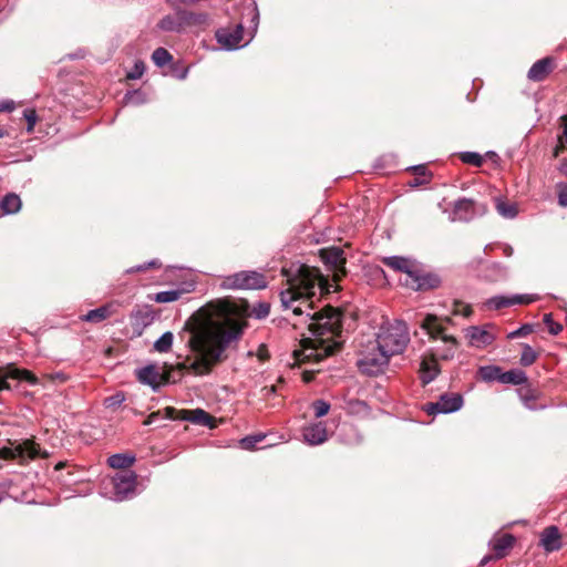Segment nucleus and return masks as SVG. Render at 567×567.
Instances as JSON below:
<instances>
[{"mask_svg": "<svg viewBox=\"0 0 567 567\" xmlns=\"http://www.w3.org/2000/svg\"><path fill=\"white\" fill-rule=\"evenodd\" d=\"M246 327L243 319L226 315L218 320L207 309L200 308L185 321L181 333L189 351L185 360L177 364H164L162 371L148 364L136 371V378L156 392L166 383H176L186 372L197 377L207 375L227 359L226 350L241 339Z\"/></svg>", "mask_w": 567, "mask_h": 567, "instance_id": "1", "label": "nucleus"}, {"mask_svg": "<svg viewBox=\"0 0 567 567\" xmlns=\"http://www.w3.org/2000/svg\"><path fill=\"white\" fill-rule=\"evenodd\" d=\"M288 287L280 292L285 309H291L295 316L301 317L300 322L307 323L309 337L301 340V349L293 355L299 363L320 362L338 351L344 342L342 336V313L340 310L324 306L319 311H305L302 306L312 310V298L316 290L322 291L320 272L303 264H292L282 268Z\"/></svg>", "mask_w": 567, "mask_h": 567, "instance_id": "2", "label": "nucleus"}, {"mask_svg": "<svg viewBox=\"0 0 567 567\" xmlns=\"http://www.w3.org/2000/svg\"><path fill=\"white\" fill-rule=\"evenodd\" d=\"M420 327L431 340H441L443 342V347H437L431 351V353L435 354L436 359L451 360L454 358L458 342L453 336L446 333L443 320L434 315H427L422 320Z\"/></svg>", "mask_w": 567, "mask_h": 567, "instance_id": "3", "label": "nucleus"}, {"mask_svg": "<svg viewBox=\"0 0 567 567\" xmlns=\"http://www.w3.org/2000/svg\"><path fill=\"white\" fill-rule=\"evenodd\" d=\"M374 341L390 357L400 354L410 342L409 329L405 322L396 320L393 323L382 326Z\"/></svg>", "mask_w": 567, "mask_h": 567, "instance_id": "4", "label": "nucleus"}, {"mask_svg": "<svg viewBox=\"0 0 567 567\" xmlns=\"http://www.w3.org/2000/svg\"><path fill=\"white\" fill-rule=\"evenodd\" d=\"M8 446L0 447L1 460L17 461L20 465H25L38 457H48L47 453H41L40 445L33 440H8Z\"/></svg>", "mask_w": 567, "mask_h": 567, "instance_id": "5", "label": "nucleus"}, {"mask_svg": "<svg viewBox=\"0 0 567 567\" xmlns=\"http://www.w3.org/2000/svg\"><path fill=\"white\" fill-rule=\"evenodd\" d=\"M390 355L383 351L375 341L370 342L361 351L358 359V367L362 373L377 375L389 364Z\"/></svg>", "mask_w": 567, "mask_h": 567, "instance_id": "6", "label": "nucleus"}, {"mask_svg": "<svg viewBox=\"0 0 567 567\" xmlns=\"http://www.w3.org/2000/svg\"><path fill=\"white\" fill-rule=\"evenodd\" d=\"M267 286L262 274L254 270H244L225 277L220 284L224 289H264Z\"/></svg>", "mask_w": 567, "mask_h": 567, "instance_id": "7", "label": "nucleus"}, {"mask_svg": "<svg viewBox=\"0 0 567 567\" xmlns=\"http://www.w3.org/2000/svg\"><path fill=\"white\" fill-rule=\"evenodd\" d=\"M439 275L424 270L419 262L415 264L410 277H405L404 285L416 291H427L441 286Z\"/></svg>", "mask_w": 567, "mask_h": 567, "instance_id": "8", "label": "nucleus"}, {"mask_svg": "<svg viewBox=\"0 0 567 567\" xmlns=\"http://www.w3.org/2000/svg\"><path fill=\"white\" fill-rule=\"evenodd\" d=\"M165 411H166V417H168V420L179 419V420L189 421L194 424H199V425L209 426V427L214 426V417L209 413H207L206 411H204L202 409L177 411L173 406H167V408H165Z\"/></svg>", "mask_w": 567, "mask_h": 567, "instance_id": "9", "label": "nucleus"}, {"mask_svg": "<svg viewBox=\"0 0 567 567\" xmlns=\"http://www.w3.org/2000/svg\"><path fill=\"white\" fill-rule=\"evenodd\" d=\"M137 476L134 472L118 473L113 477V488L115 501H124L131 498L135 494Z\"/></svg>", "mask_w": 567, "mask_h": 567, "instance_id": "10", "label": "nucleus"}, {"mask_svg": "<svg viewBox=\"0 0 567 567\" xmlns=\"http://www.w3.org/2000/svg\"><path fill=\"white\" fill-rule=\"evenodd\" d=\"M463 405V396L458 393H444L439 401L425 405L427 414L452 413L458 411Z\"/></svg>", "mask_w": 567, "mask_h": 567, "instance_id": "11", "label": "nucleus"}, {"mask_svg": "<svg viewBox=\"0 0 567 567\" xmlns=\"http://www.w3.org/2000/svg\"><path fill=\"white\" fill-rule=\"evenodd\" d=\"M468 339L471 347L485 348L494 342L496 334L494 332V326H472L466 329L465 333Z\"/></svg>", "mask_w": 567, "mask_h": 567, "instance_id": "12", "label": "nucleus"}, {"mask_svg": "<svg viewBox=\"0 0 567 567\" xmlns=\"http://www.w3.org/2000/svg\"><path fill=\"white\" fill-rule=\"evenodd\" d=\"M485 212V207H478L475 200L470 198H461L455 202L453 207V220L458 221H471L478 214H483Z\"/></svg>", "mask_w": 567, "mask_h": 567, "instance_id": "13", "label": "nucleus"}, {"mask_svg": "<svg viewBox=\"0 0 567 567\" xmlns=\"http://www.w3.org/2000/svg\"><path fill=\"white\" fill-rule=\"evenodd\" d=\"M538 297L536 295H513L509 297L506 296H494L486 300L485 306L488 309L499 310L505 307H511L514 305H529L536 301Z\"/></svg>", "mask_w": 567, "mask_h": 567, "instance_id": "14", "label": "nucleus"}, {"mask_svg": "<svg viewBox=\"0 0 567 567\" xmlns=\"http://www.w3.org/2000/svg\"><path fill=\"white\" fill-rule=\"evenodd\" d=\"M244 28L239 23L235 28H221L216 31L217 42L226 50H235L243 41Z\"/></svg>", "mask_w": 567, "mask_h": 567, "instance_id": "15", "label": "nucleus"}, {"mask_svg": "<svg viewBox=\"0 0 567 567\" xmlns=\"http://www.w3.org/2000/svg\"><path fill=\"white\" fill-rule=\"evenodd\" d=\"M440 373V367L434 353L425 354L420 363L419 378L422 385L431 383Z\"/></svg>", "mask_w": 567, "mask_h": 567, "instance_id": "16", "label": "nucleus"}, {"mask_svg": "<svg viewBox=\"0 0 567 567\" xmlns=\"http://www.w3.org/2000/svg\"><path fill=\"white\" fill-rule=\"evenodd\" d=\"M187 22V13L185 11H176L164 16L157 23V29L164 32L179 33L184 30Z\"/></svg>", "mask_w": 567, "mask_h": 567, "instance_id": "17", "label": "nucleus"}, {"mask_svg": "<svg viewBox=\"0 0 567 567\" xmlns=\"http://www.w3.org/2000/svg\"><path fill=\"white\" fill-rule=\"evenodd\" d=\"M320 257L322 261L331 267L337 272L346 274V257L344 251L340 247H330L327 249H321Z\"/></svg>", "mask_w": 567, "mask_h": 567, "instance_id": "18", "label": "nucleus"}, {"mask_svg": "<svg viewBox=\"0 0 567 567\" xmlns=\"http://www.w3.org/2000/svg\"><path fill=\"white\" fill-rule=\"evenodd\" d=\"M555 60L550 56L543 58L536 61L527 73L528 80L533 82L544 81L554 70Z\"/></svg>", "mask_w": 567, "mask_h": 567, "instance_id": "19", "label": "nucleus"}, {"mask_svg": "<svg viewBox=\"0 0 567 567\" xmlns=\"http://www.w3.org/2000/svg\"><path fill=\"white\" fill-rule=\"evenodd\" d=\"M302 436L309 445H319L328 440L327 427L323 422H318L306 426Z\"/></svg>", "mask_w": 567, "mask_h": 567, "instance_id": "20", "label": "nucleus"}, {"mask_svg": "<svg viewBox=\"0 0 567 567\" xmlns=\"http://www.w3.org/2000/svg\"><path fill=\"white\" fill-rule=\"evenodd\" d=\"M382 264L398 272H403L410 277L416 261L402 256H389L382 258Z\"/></svg>", "mask_w": 567, "mask_h": 567, "instance_id": "21", "label": "nucleus"}, {"mask_svg": "<svg viewBox=\"0 0 567 567\" xmlns=\"http://www.w3.org/2000/svg\"><path fill=\"white\" fill-rule=\"evenodd\" d=\"M514 543L515 537L512 534L494 536L489 542V546L494 551V558H504L507 555L508 550L514 546Z\"/></svg>", "mask_w": 567, "mask_h": 567, "instance_id": "22", "label": "nucleus"}, {"mask_svg": "<svg viewBox=\"0 0 567 567\" xmlns=\"http://www.w3.org/2000/svg\"><path fill=\"white\" fill-rule=\"evenodd\" d=\"M540 545L548 551H556L561 548L560 533L557 526L546 527L540 536Z\"/></svg>", "mask_w": 567, "mask_h": 567, "instance_id": "23", "label": "nucleus"}, {"mask_svg": "<svg viewBox=\"0 0 567 567\" xmlns=\"http://www.w3.org/2000/svg\"><path fill=\"white\" fill-rule=\"evenodd\" d=\"M508 276V268L501 262H492L487 265L482 272V277L489 282L504 281Z\"/></svg>", "mask_w": 567, "mask_h": 567, "instance_id": "24", "label": "nucleus"}, {"mask_svg": "<svg viewBox=\"0 0 567 567\" xmlns=\"http://www.w3.org/2000/svg\"><path fill=\"white\" fill-rule=\"evenodd\" d=\"M195 289L194 282L185 284V287L179 289L159 291L155 295L154 300L158 303H168L178 300L184 293L192 292Z\"/></svg>", "mask_w": 567, "mask_h": 567, "instance_id": "25", "label": "nucleus"}, {"mask_svg": "<svg viewBox=\"0 0 567 567\" xmlns=\"http://www.w3.org/2000/svg\"><path fill=\"white\" fill-rule=\"evenodd\" d=\"M21 208V199L17 194H7L0 202L2 215L18 213Z\"/></svg>", "mask_w": 567, "mask_h": 567, "instance_id": "26", "label": "nucleus"}, {"mask_svg": "<svg viewBox=\"0 0 567 567\" xmlns=\"http://www.w3.org/2000/svg\"><path fill=\"white\" fill-rule=\"evenodd\" d=\"M503 370L498 365H483L477 370V375L482 381L501 383Z\"/></svg>", "mask_w": 567, "mask_h": 567, "instance_id": "27", "label": "nucleus"}, {"mask_svg": "<svg viewBox=\"0 0 567 567\" xmlns=\"http://www.w3.org/2000/svg\"><path fill=\"white\" fill-rule=\"evenodd\" d=\"M131 319L133 321V324L140 327H147L154 321V315L151 309L144 307L133 310L131 313Z\"/></svg>", "mask_w": 567, "mask_h": 567, "instance_id": "28", "label": "nucleus"}, {"mask_svg": "<svg viewBox=\"0 0 567 567\" xmlns=\"http://www.w3.org/2000/svg\"><path fill=\"white\" fill-rule=\"evenodd\" d=\"M527 375L526 373L520 369H512L506 372H502V380L501 383L503 384H514V385H522L527 382Z\"/></svg>", "mask_w": 567, "mask_h": 567, "instance_id": "29", "label": "nucleus"}, {"mask_svg": "<svg viewBox=\"0 0 567 567\" xmlns=\"http://www.w3.org/2000/svg\"><path fill=\"white\" fill-rule=\"evenodd\" d=\"M135 462V456L130 454H113L107 458V464L110 467L115 470H124L133 465Z\"/></svg>", "mask_w": 567, "mask_h": 567, "instance_id": "30", "label": "nucleus"}, {"mask_svg": "<svg viewBox=\"0 0 567 567\" xmlns=\"http://www.w3.org/2000/svg\"><path fill=\"white\" fill-rule=\"evenodd\" d=\"M495 207H496L497 213L502 217L507 218V219H513L518 214L516 204L504 200L502 198H496Z\"/></svg>", "mask_w": 567, "mask_h": 567, "instance_id": "31", "label": "nucleus"}, {"mask_svg": "<svg viewBox=\"0 0 567 567\" xmlns=\"http://www.w3.org/2000/svg\"><path fill=\"white\" fill-rule=\"evenodd\" d=\"M110 315V308L107 306H102L96 309L90 310L86 315L82 317V320L97 323L109 318Z\"/></svg>", "mask_w": 567, "mask_h": 567, "instance_id": "32", "label": "nucleus"}, {"mask_svg": "<svg viewBox=\"0 0 567 567\" xmlns=\"http://www.w3.org/2000/svg\"><path fill=\"white\" fill-rule=\"evenodd\" d=\"M249 317L265 319L270 312V305L265 301L257 302L245 310Z\"/></svg>", "mask_w": 567, "mask_h": 567, "instance_id": "33", "label": "nucleus"}, {"mask_svg": "<svg viewBox=\"0 0 567 567\" xmlns=\"http://www.w3.org/2000/svg\"><path fill=\"white\" fill-rule=\"evenodd\" d=\"M174 334L171 331L164 332L155 342L154 349L159 353H166L172 349Z\"/></svg>", "mask_w": 567, "mask_h": 567, "instance_id": "34", "label": "nucleus"}, {"mask_svg": "<svg viewBox=\"0 0 567 567\" xmlns=\"http://www.w3.org/2000/svg\"><path fill=\"white\" fill-rule=\"evenodd\" d=\"M523 351L520 354V364L523 367L532 365L538 358L537 352L527 343L522 344Z\"/></svg>", "mask_w": 567, "mask_h": 567, "instance_id": "35", "label": "nucleus"}, {"mask_svg": "<svg viewBox=\"0 0 567 567\" xmlns=\"http://www.w3.org/2000/svg\"><path fill=\"white\" fill-rule=\"evenodd\" d=\"M152 60L155 65L163 68L173 60L172 54L164 48H157L152 53Z\"/></svg>", "mask_w": 567, "mask_h": 567, "instance_id": "36", "label": "nucleus"}, {"mask_svg": "<svg viewBox=\"0 0 567 567\" xmlns=\"http://www.w3.org/2000/svg\"><path fill=\"white\" fill-rule=\"evenodd\" d=\"M123 101L125 105H141L146 102V95L141 90H133L124 95Z\"/></svg>", "mask_w": 567, "mask_h": 567, "instance_id": "37", "label": "nucleus"}, {"mask_svg": "<svg viewBox=\"0 0 567 567\" xmlns=\"http://www.w3.org/2000/svg\"><path fill=\"white\" fill-rule=\"evenodd\" d=\"M8 377L17 380H22L28 382L29 384H37L38 378L28 370L12 369Z\"/></svg>", "mask_w": 567, "mask_h": 567, "instance_id": "38", "label": "nucleus"}, {"mask_svg": "<svg viewBox=\"0 0 567 567\" xmlns=\"http://www.w3.org/2000/svg\"><path fill=\"white\" fill-rule=\"evenodd\" d=\"M246 11H247L246 16L250 19L249 29L251 30V32H250V39H251L255 35L258 24H259V11H258L256 3H252L251 6L247 7Z\"/></svg>", "mask_w": 567, "mask_h": 567, "instance_id": "39", "label": "nucleus"}, {"mask_svg": "<svg viewBox=\"0 0 567 567\" xmlns=\"http://www.w3.org/2000/svg\"><path fill=\"white\" fill-rule=\"evenodd\" d=\"M460 158L465 164L480 167L483 164V157L476 152H463L460 154Z\"/></svg>", "mask_w": 567, "mask_h": 567, "instance_id": "40", "label": "nucleus"}, {"mask_svg": "<svg viewBox=\"0 0 567 567\" xmlns=\"http://www.w3.org/2000/svg\"><path fill=\"white\" fill-rule=\"evenodd\" d=\"M265 434L248 435L240 440V446L245 450H254L257 444L265 440Z\"/></svg>", "mask_w": 567, "mask_h": 567, "instance_id": "41", "label": "nucleus"}, {"mask_svg": "<svg viewBox=\"0 0 567 567\" xmlns=\"http://www.w3.org/2000/svg\"><path fill=\"white\" fill-rule=\"evenodd\" d=\"M265 434L248 435L240 440V446L245 450H254L257 444L265 440Z\"/></svg>", "mask_w": 567, "mask_h": 567, "instance_id": "42", "label": "nucleus"}, {"mask_svg": "<svg viewBox=\"0 0 567 567\" xmlns=\"http://www.w3.org/2000/svg\"><path fill=\"white\" fill-rule=\"evenodd\" d=\"M312 409L315 412V416L319 419L324 416L329 412L330 404L324 400H316L312 402Z\"/></svg>", "mask_w": 567, "mask_h": 567, "instance_id": "43", "label": "nucleus"}, {"mask_svg": "<svg viewBox=\"0 0 567 567\" xmlns=\"http://www.w3.org/2000/svg\"><path fill=\"white\" fill-rule=\"evenodd\" d=\"M125 401V395L123 392H116L115 394L107 396L104 400V405L107 409H114L120 406Z\"/></svg>", "mask_w": 567, "mask_h": 567, "instance_id": "44", "label": "nucleus"}, {"mask_svg": "<svg viewBox=\"0 0 567 567\" xmlns=\"http://www.w3.org/2000/svg\"><path fill=\"white\" fill-rule=\"evenodd\" d=\"M544 323L547 326L549 333L553 336H557L563 330V326L555 322L550 313H546L544 316Z\"/></svg>", "mask_w": 567, "mask_h": 567, "instance_id": "45", "label": "nucleus"}, {"mask_svg": "<svg viewBox=\"0 0 567 567\" xmlns=\"http://www.w3.org/2000/svg\"><path fill=\"white\" fill-rule=\"evenodd\" d=\"M533 331H534V326L530 323H525L522 327H519L518 329L508 333V338L516 339V338L526 337V336L530 334Z\"/></svg>", "mask_w": 567, "mask_h": 567, "instance_id": "46", "label": "nucleus"}, {"mask_svg": "<svg viewBox=\"0 0 567 567\" xmlns=\"http://www.w3.org/2000/svg\"><path fill=\"white\" fill-rule=\"evenodd\" d=\"M452 312L456 316L470 317L472 315V309L468 305H465L462 301H455Z\"/></svg>", "mask_w": 567, "mask_h": 567, "instance_id": "47", "label": "nucleus"}, {"mask_svg": "<svg viewBox=\"0 0 567 567\" xmlns=\"http://www.w3.org/2000/svg\"><path fill=\"white\" fill-rule=\"evenodd\" d=\"M23 116L28 123L27 131L32 132L37 123V113L34 110H24Z\"/></svg>", "mask_w": 567, "mask_h": 567, "instance_id": "48", "label": "nucleus"}, {"mask_svg": "<svg viewBox=\"0 0 567 567\" xmlns=\"http://www.w3.org/2000/svg\"><path fill=\"white\" fill-rule=\"evenodd\" d=\"M144 70H145V68H144L143 62H136L134 64L133 70L127 73V78L131 80H137L143 75Z\"/></svg>", "mask_w": 567, "mask_h": 567, "instance_id": "49", "label": "nucleus"}, {"mask_svg": "<svg viewBox=\"0 0 567 567\" xmlns=\"http://www.w3.org/2000/svg\"><path fill=\"white\" fill-rule=\"evenodd\" d=\"M162 419H167L165 410H164V414L161 411L152 412L147 416V419L144 421V425H151Z\"/></svg>", "mask_w": 567, "mask_h": 567, "instance_id": "50", "label": "nucleus"}, {"mask_svg": "<svg viewBox=\"0 0 567 567\" xmlns=\"http://www.w3.org/2000/svg\"><path fill=\"white\" fill-rule=\"evenodd\" d=\"M411 169L415 174V177H419L421 179L426 178L429 181L427 177L430 176V174L425 165H416L411 167Z\"/></svg>", "mask_w": 567, "mask_h": 567, "instance_id": "51", "label": "nucleus"}, {"mask_svg": "<svg viewBox=\"0 0 567 567\" xmlns=\"http://www.w3.org/2000/svg\"><path fill=\"white\" fill-rule=\"evenodd\" d=\"M277 386L276 385H265L260 389V395L264 400L269 399L272 395H276Z\"/></svg>", "mask_w": 567, "mask_h": 567, "instance_id": "52", "label": "nucleus"}, {"mask_svg": "<svg viewBox=\"0 0 567 567\" xmlns=\"http://www.w3.org/2000/svg\"><path fill=\"white\" fill-rule=\"evenodd\" d=\"M558 202L559 205H561L563 207H567V184L564 187H561L558 195Z\"/></svg>", "mask_w": 567, "mask_h": 567, "instance_id": "53", "label": "nucleus"}, {"mask_svg": "<svg viewBox=\"0 0 567 567\" xmlns=\"http://www.w3.org/2000/svg\"><path fill=\"white\" fill-rule=\"evenodd\" d=\"M156 265H157V260H152L148 264H144V265L137 266L136 269H130L128 272L145 271L146 269H148L151 267H155Z\"/></svg>", "mask_w": 567, "mask_h": 567, "instance_id": "54", "label": "nucleus"}, {"mask_svg": "<svg viewBox=\"0 0 567 567\" xmlns=\"http://www.w3.org/2000/svg\"><path fill=\"white\" fill-rule=\"evenodd\" d=\"M14 109L13 101H0V112L12 111Z\"/></svg>", "mask_w": 567, "mask_h": 567, "instance_id": "55", "label": "nucleus"}, {"mask_svg": "<svg viewBox=\"0 0 567 567\" xmlns=\"http://www.w3.org/2000/svg\"><path fill=\"white\" fill-rule=\"evenodd\" d=\"M561 124H563V136L567 143V115H563L560 117Z\"/></svg>", "mask_w": 567, "mask_h": 567, "instance_id": "56", "label": "nucleus"}, {"mask_svg": "<svg viewBox=\"0 0 567 567\" xmlns=\"http://www.w3.org/2000/svg\"><path fill=\"white\" fill-rule=\"evenodd\" d=\"M492 559H495L494 556L492 555H486L482 558V560L480 561V566L483 567L485 565H487Z\"/></svg>", "mask_w": 567, "mask_h": 567, "instance_id": "57", "label": "nucleus"}, {"mask_svg": "<svg viewBox=\"0 0 567 567\" xmlns=\"http://www.w3.org/2000/svg\"><path fill=\"white\" fill-rule=\"evenodd\" d=\"M427 183V179L424 178V179H421L419 177H415L414 181L411 183L412 186H420V185H423Z\"/></svg>", "mask_w": 567, "mask_h": 567, "instance_id": "58", "label": "nucleus"}, {"mask_svg": "<svg viewBox=\"0 0 567 567\" xmlns=\"http://www.w3.org/2000/svg\"><path fill=\"white\" fill-rule=\"evenodd\" d=\"M10 389V385L7 379H0V392L3 390Z\"/></svg>", "mask_w": 567, "mask_h": 567, "instance_id": "59", "label": "nucleus"}, {"mask_svg": "<svg viewBox=\"0 0 567 567\" xmlns=\"http://www.w3.org/2000/svg\"><path fill=\"white\" fill-rule=\"evenodd\" d=\"M504 252L506 256H511L513 254V248L509 246H506L504 249Z\"/></svg>", "mask_w": 567, "mask_h": 567, "instance_id": "60", "label": "nucleus"}, {"mask_svg": "<svg viewBox=\"0 0 567 567\" xmlns=\"http://www.w3.org/2000/svg\"><path fill=\"white\" fill-rule=\"evenodd\" d=\"M186 75H187V70H184V71L178 75V78H179V79H185V78H186Z\"/></svg>", "mask_w": 567, "mask_h": 567, "instance_id": "61", "label": "nucleus"}]
</instances>
